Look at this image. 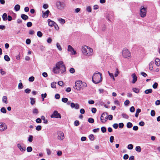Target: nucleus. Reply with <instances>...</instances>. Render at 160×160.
<instances>
[{"instance_id":"nucleus-60","label":"nucleus","mask_w":160,"mask_h":160,"mask_svg":"<svg viewBox=\"0 0 160 160\" xmlns=\"http://www.w3.org/2000/svg\"><path fill=\"white\" fill-rule=\"evenodd\" d=\"M31 91V90L29 88H27L25 89L24 90L25 92L27 93H30Z\"/></svg>"},{"instance_id":"nucleus-53","label":"nucleus","mask_w":160,"mask_h":160,"mask_svg":"<svg viewBox=\"0 0 160 160\" xmlns=\"http://www.w3.org/2000/svg\"><path fill=\"white\" fill-rule=\"evenodd\" d=\"M46 151L47 154H48V155H51V151L50 149L48 148L47 149Z\"/></svg>"},{"instance_id":"nucleus-11","label":"nucleus","mask_w":160,"mask_h":160,"mask_svg":"<svg viewBox=\"0 0 160 160\" xmlns=\"http://www.w3.org/2000/svg\"><path fill=\"white\" fill-rule=\"evenodd\" d=\"M8 128L7 125L4 122H0V132H3Z\"/></svg>"},{"instance_id":"nucleus-13","label":"nucleus","mask_w":160,"mask_h":160,"mask_svg":"<svg viewBox=\"0 0 160 160\" xmlns=\"http://www.w3.org/2000/svg\"><path fill=\"white\" fill-rule=\"evenodd\" d=\"M48 25L50 27L54 26L55 27V25H56L58 27V29H59V27L58 25L53 21L51 20L50 19H48Z\"/></svg>"},{"instance_id":"nucleus-62","label":"nucleus","mask_w":160,"mask_h":160,"mask_svg":"<svg viewBox=\"0 0 160 160\" xmlns=\"http://www.w3.org/2000/svg\"><path fill=\"white\" fill-rule=\"evenodd\" d=\"M130 103V102L128 100H126L124 102V104L125 105L127 106Z\"/></svg>"},{"instance_id":"nucleus-18","label":"nucleus","mask_w":160,"mask_h":160,"mask_svg":"<svg viewBox=\"0 0 160 160\" xmlns=\"http://www.w3.org/2000/svg\"><path fill=\"white\" fill-rule=\"evenodd\" d=\"M155 63L157 66H159L160 65V60L158 58H156Z\"/></svg>"},{"instance_id":"nucleus-1","label":"nucleus","mask_w":160,"mask_h":160,"mask_svg":"<svg viewBox=\"0 0 160 160\" xmlns=\"http://www.w3.org/2000/svg\"><path fill=\"white\" fill-rule=\"evenodd\" d=\"M53 72L55 74H63L66 71V68L62 61L58 62L52 69Z\"/></svg>"},{"instance_id":"nucleus-34","label":"nucleus","mask_w":160,"mask_h":160,"mask_svg":"<svg viewBox=\"0 0 160 160\" xmlns=\"http://www.w3.org/2000/svg\"><path fill=\"white\" fill-rule=\"evenodd\" d=\"M33 136L32 135H29L28 138V141L30 142H32L33 140Z\"/></svg>"},{"instance_id":"nucleus-10","label":"nucleus","mask_w":160,"mask_h":160,"mask_svg":"<svg viewBox=\"0 0 160 160\" xmlns=\"http://www.w3.org/2000/svg\"><path fill=\"white\" fill-rule=\"evenodd\" d=\"M67 50L68 52H70L71 55H73L77 54L76 51L75 50L72 46L70 45H68Z\"/></svg>"},{"instance_id":"nucleus-63","label":"nucleus","mask_w":160,"mask_h":160,"mask_svg":"<svg viewBox=\"0 0 160 160\" xmlns=\"http://www.w3.org/2000/svg\"><path fill=\"white\" fill-rule=\"evenodd\" d=\"M52 41V39L50 38H48L47 40V42L48 43H51Z\"/></svg>"},{"instance_id":"nucleus-61","label":"nucleus","mask_w":160,"mask_h":160,"mask_svg":"<svg viewBox=\"0 0 160 160\" xmlns=\"http://www.w3.org/2000/svg\"><path fill=\"white\" fill-rule=\"evenodd\" d=\"M43 8L45 9H47L48 8V5L47 4H44L43 5Z\"/></svg>"},{"instance_id":"nucleus-28","label":"nucleus","mask_w":160,"mask_h":160,"mask_svg":"<svg viewBox=\"0 0 160 160\" xmlns=\"http://www.w3.org/2000/svg\"><path fill=\"white\" fill-rule=\"evenodd\" d=\"M152 90L151 89H148L146 90L144 92L146 94H148L149 93H151L152 92Z\"/></svg>"},{"instance_id":"nucleus-51","label":"nucleus","mask_w":160,"mask_h":160,"mask_svg":"<svg viewBox=\"0 0 160 160\" xmlns=\"http://www.w3.org/2000/svg\"><path fill=\"white\" fill-rule=\"evenodd\" d=\"M42 129V127L40 125L37 126L36 128V129L37 130L39 131H40Z\"/></svg>"},{"instance_id":"nucleus-43","label":"nucleus","mask_w":160,"mask_h":160,"mask_svg":"<svg viewBox=\"0 0 160 160\" xmlns=\"http://www.w3.org/2000/svg\"><path fill=\"white\" fill-rule=\"evenodd\" d=\"M89 138L92 141L94 139V136L92 134H90L89 136Z\"/></svg>"},{"instance_id":"nucleus-52","label":"nucleus","mask_w":160,"mask_h":160,"mask_svg":"<svg viewBox=\"0 0 160 160\" xmlns=\"http://www.w3.org/2000/svg\"><path fill=\"white\" fill-rule=\"evenodd\" d=\"M128 149L131 150L133 148V146L132 144H129L128 146Z\"/></svg>"},{"instance_id":"nucleus-64","label":"nucleus","mask_w":160,"mask_h":160,"mask_svg":"<svg viewBox=\"0 0 160 160\" xmlns=\"http://www.w3.org/2000/svg\"><path fill=\"white\" fill-rule=\"evenodd\" d=\"M62 154V151H58L57 152V155L58 156H61Z\"/></svg>"},{"instance_id":"nucleus-33","label":"nucleus","mask_w":160,"mask_h":160,"mask_svg":"<svg viewBox=\"0 0 160 160\" xmlns=\"http://www.w3.org/2000/svg\"><path fill=\"white\" fill-rule=\"evenodd\" d=\"M4 59L7 61L8 62L10 60V58L8 56L5 55L4 56Z\"/></svg>"},{"instance_id":"nucleus-27","label":"nucleus","mask_w":160,"mask_h":160,"mask_svg":"<svg viewBox=\"0 0 160 160\" xmlns=\"http://www.w3.org/2000/svg\"><path fill=\"white\" fill-rule=\"evenodd\" d=\"M7 98L6 96H4L2 97V102L6 104L8 103V101L7 100Z\"/></svg>"},{"instance_id":"nucleus-55","label":"nucleus","mask_w":160,"mask_h":160,"mask_svg":"<svg viewBox=\"0 0 160 160\" xmlns=\"http://www.w3.org/2000/svg\"><path fill=\"white\" fill-rule=\"evenodd\" d=\"M122 116L123 118L126 119H128V116L126 114L123 113L122 114Z\"/></svg>"},{"instance_id":"nucleus-19","label":"nucleus","mask_w":160,"mask_h":160,"mask_svg":"<svg viewBox=\"0 0 160 160\" xmlns=\"http://www.w3.org/2000/svg\"><path fill=\"white\" fill-rule=\"evenodd\" d=\"M21 18L24 20H26L28 18V16L24 14H21Z\"/></svg>"},{"instance_id":"nucleus-16","label":"nucleus","mask_w":160,"mask_h":160,"mask_svg":"<svg viewBox=\"0 0 160 160\" xmlns=\"http://www.w3.org/2000/svg\"><path fill=\"white\" fill-rule=\"evenodd\" d=\"M131 76L133 78L132 82L133 83H134L137 80V77L135 73H132Z\"/></svg>"},{"instance_id":"nucleus-48","label":"nucleus","mask_w":160,"mask_h":160,"mask_svg":"<svg viewBox=\"0 0 160 160\" xmlns=\"http://www.w3.org/2000/svg\"><path fill=\"white\" fill-rule=\"evenodd\" d=\"M151 115L152 117H154L155 115V112L154 110H152L151 112Z\"/></svg>"},{"instance_id":"nucleus-29","label":"nucleus","mask_w":160,"mask_h":160,"mask_svg":"<svg viewBox=\"0 0 160 160\" xmlns=\"http://www.w3.org/2000/svg\"><path fill=\"white\" fill-rule=\"evenodd\" d=\"M56 46L57 48L59 51H61L62 50V49L61 48V46L58 43H56Z\"/></svg>"},{"instance_id":"nucleus-58","label":"nucleus","mask_w":160,"mask_h":160,"mask_svg":"<svg viewBox=\"0 0 160 160\" xmlns=\"http://www.w3.org/2000/svg\"><path fill=\"white\" fill-rule=\"evenodd\" d=\"M68 99L67 98H62V102L66 103L68 101Z\"/></svg>"},{"instance_id":"nucleus-6","label":"nucleus","mask_w":160,"mask_h":160,"mask_svg":"<svg viewBox=\"0 0 160 160\" xmlns=\"http://www.w3.org/2000/svg\"><path fill=\"white\" fill-rule=\"evenodd\" d=\"M147 12V8L143 6L141 7L139 14L141 17L142 18H144L146 15Z\"/></svg>"},{"instance_id":"nucleus-5","label":"nucleus","mask_w":160,"mask_h":160,"mask_svg":"<svg viewBox=\"0 0 160 160\" xmlns=\"http://www.w3.org/2000/svg\"><path fill=\"white\" fill-rule=\"evenodd\" d=\"M56 5L57 8L59 10H63L66 7V4L64 2L57 1Z\"/></svg>"},{"instance_id":"nucleus-24","label":"nucleus","mask_w":160,"mask_h":160,"mask_svg":"<svg viewBox=\"0 0 160 160\" xmlns=\"http://www.w3.org/2000/svg\"><path fill=\"white\" fill-rule=\"evenodd\" d=\"M20 6L19 4H17L14 7V10L16 11H18L20 9Z\"/></svg>"},{"instance_id":"nucleus-12","label":"nucleus","mask_w":160,"mask_h":160,"mask_svg":"<svg viewBox=\"0 0 160 160\" xmlns=\"http://www.w3.org/2000/svg\"><path fill=\"white\" fill-rule=\"evenodd\" d=\"M51 117L52 118H61L60 114L58 113L57 111H54L53 114L51 115Z\"/></svg>"},{"instance_id":"nucleus-14","label":"nucleus","mask_w":160,"mask_h":160,"mask_svg":"<svg viewBox=\"0 0 160 160\" xmlns=\"http://www.w3.org/2000/svg\"><path fill=\"white\" fill-rule=\"evenodd\" d=\"M17 147L21 152H24L26 150V148L23 147L20 143L18 144Z\"/></svg>"},{"instance_id":"nucleus-15","label":"nucleus","mask_w":160,"mask_h":160,"mask_svg":"<svg viewBox=\"0 0 160 160\" xmlns=\"http://www.w3.org/2000/svg\"><path fill=\"white\" fill-rule=\"evenodd\" d=\"M71 106L72 108H74L76 109H78L79 108V105L78 103H74L73 102L71 103Z\"/></svg>"},{"instance_id":"nucleus-39","label":"nucleus","mask_w":160,"mask_h":160,"mask_svg":"<svg viewBox=\"0 0 160 160\" xmlns=\"http://www.w3.org/2000/svg\"><path fill=\"white\" fill-rule=\"evenodd\" d=\"M32 149L31 147H28L27 148V151L28 152H30L32 151Z\"/></svg>"},{"instance_id":"nucleus-4","label":"nucleus","mask_w":160,"mask_h":160,"mask_svg":"<svg viewBox=\"0 0 160 160\" xmlns=\"http://www.w3.org/2000/svg\"><path fill=\"white\" fill-rule=\"evenodd\" d=\"M82 51L83 54L87 56L92 55L93 54V50L90 47L84 46L82 47Z\"/></svg>"},{"instance_id":"nucleus-50","label":"nucleus","mask_w":160,"mask_h":160,"mask_svg":"<svg viewBox=\"0 0 160 160\" xmlns=\"http://www.w3.org/2000/svg\"><path fill=\"white\" fill-rule=\"evenodd\" d=\"M36 122L37 123H39L41 122L42 121L41 118H38L36 119Z\"/></svg>"},{"instance_id":"nucleus-45","label":"nucleus","mask_w":160,"mask_h":160,"mask_svg":"<svg viewBox=\"0 0 160 160\" xmlns=\"http://www.w3.org/2000/svg\"><path fill=\"white\" fill-rule=\"evenodd\" d=\"M86 10L88 12H91L92 11L91 8L90 6H88L86 8Z\"/></svg>"},{"instance_id":"nucleus-41","label":"nucleus","mask_w":160,"mask_h":160,"mask_svg":"<svg viewBox=\"0 0 160 160\" xmlns=\"http://www.w3.org/2000/svg\"><path fill=\"white\" fill-rule=\"evenodd\" d=\"M56 82H52L51 84V87L52 88H56Z\"/></svg>"},{"instance_id":"nucleus-32","label":"nucleus","mask_w":160,"mask_h":160,"mask_svg":"<svg viewBox=\"0 0 160 160\" xmlns=\"http://www.w3.org/2000/svg\"><path fill=\"white\" fill-rule=\"evenodd\" d=\"M132 126V124L130 122H128L127 124V127L128 128H131Z\"/></svg>"},{"instance_id":"nucleus-17","label":"nucleus","mask_w":160,"mask_h":160,"mask_svg":"<svg viewBox=\"0 0 160 160\" xmlns=\"http://www.w3.org/2000/svg\"><path fill=\"white\" fill-rule=\"evenodd\" d=\"M50 12L48 10H47L45 12H42V17L43 18H45L47 17L48 16V14Z\"/></svg>"},{"instance_id":"nucleus-30","label":"nucleus","mask_w":160,"mask_h":160,"mask_svg":"<svg viewBox=\"0 0 160 160\" xmlns=\"http://www.w3.org/2000/svg\"><path fill=\"white\" fill-rule=\"evenodd\" d=\"M30 103L32 105H34L35 102V99L33 98H30Z\"/></svg>"},{"instance_id":"nucleus-25","label":"nucleus","mask_w":160,"mask_h":160,"mask_svg":"<svg viewBox=\"0 0 160 160\" xmlns=\"http://www.w3.org/2000/svg\"><path fill=\"white\" fill-rule=\"evenodd\" d=\"M108 74L109 76L111 78H112L113 81H114L115 80V79L114 78V75H113V74L112 73L110 72L109 71H108Z\"/></svg>"},{"instance_id":"nucleus-22","label":"nucleus","mask_w":160,"mask_h":160,"mask_svg":"<svg viewBox=\"0 0 160 160\" xmlns=\"http://www.w3.org/2000/svg\"><path fill=\"white\" fill-rule=\"evenodd\" d=\"M132 90L134 92L136 93H138L140 92L139 89L137 88H133Z\"/></svg>"},{"instance_id":"nucleus-49","label":"nucleus","mask_w":160,"mask_h":160,"mask_svg":"<svg viewBox=\"0 0 160 160\" xmlns=\"http://www.w3.org/2000/svg\"><path fill=\"white\" fill-rule=\"evenodd\" d=\"M101 130L103 133L105 132L106 131V128L104 127H102L101 128Z\"/></svg>"},{"instance_id":"nucleus-3","label":"nucleus","mask_w":160,"mask_h":160,"mask_svg":"<svg viewBox=\"0 0 160 160\" xmlns=\"http://www.w3.org/2000/svg\"><path fill=\"white\" fill-rule=\"evenodd\" d=\"M75 84V86H74L73 88L75 89L78 91H80L87 86L86 82L80 80L76 81Z\"/></svg>"},{"instance_id":"nucleus-47","label":"nucleus","mask_w":160,"mask_h":160,"mask_svg":"<svg viewBox=\"0 0 160 160\" xmlns=\"http://www.w3.org/2000/svg\"><path fill=\"white\" fill-rule=\"evenodd\" d=\"M74 125L76 126H78L79 125V122L78 121L76 120L74 122Z\"/></svg>"},{"instance_id":"nucleus-56","label":"nucleus","mask_w":160,"mask_h":160,"mask_svg":"<svg viewBox=\"0 0 160 160\" xmlns=\"http://www.w3.org/2000/svg\"><path fill=\"white\" fill-rule=\"evenodd\" d=\"M0 73L2 75H4L6 74V72L5 71H3L2 69H0Z\"/></svg>"},{"instance_id":"nucleus-42","label":"nucleus","mask_w":160,"mask_h":160,"mask_svg":"<svg viewBox=\"0 0 160 160\" xmlns=\"http://www.w3.org/2000/svg\"><path fill=\"white\" fill-rule=\"evenodd\" d=\"M136 150L138 152H140L141 151V148L140 146H137L135 148Z\"/></svg>"},{"instance_id":"nucleus-36","label":"nucleus","mask_w":160,"mask_h":160,"mask_svg":"<svg viewBox=\"0 0 160 160\" xmlns=\"http://www.w3.org/2000/svg\"><path fill=\"white\" fill-rule=\"evenodd\" d=\"M119 73V72L118 69L117 68L116 69L115 73L114 74V76L115 77H117Z\"/></svg>"},{"instance_id":"nucleus-7","label":"nucleus","mask_w":160,"mask_h":160,"mask_svg":"<svg viewBox=\"0 0 160 160\" xmlns=\"http://www.w3.org/2000/svg\"><path fill=\"white\" fill-rule=\"evenodd\" d=\"M122 55L124 58H128L131 56L130 52L126 48H124L122 51Z\"/></svg>"},{"instance_id":"nucleus-59","label":"nucleus","mask_w":160,"mask_h":160,"mask_svg":"<svg viewBox=\"0 0 160 160\" xmlns=\"http://www.w3.org/2000/svg\"><path fill=\"white\" fill-rule=\"evenodd\" d=\"M130 111L132 112H134L135 111V108L133 106L131 107L130 109Z\"/></svg>"},{"instance_id":"nucleus-8","label":"nucleus","mask_w":160,"mask_h":160,"mask_svg":"<svg viewBox=\"0 0 160 160\" xmlns=\"http://www.w3.org/2000/svg\"><path fill=\"white\" fill-rule=\"evenodd\" d=\"M101 122L103 123H105L108 120V114L107 113H103L101 117Z\"/></svg>"},{"instance_id":"nucleus-26","label":"nucleus","mask_w":160,"mask_h":160,"mask_svg":"<svg viewBox=\"0 0 160 160\" xmlns=\"http://www.w3.org/2000/svg\"><path fill=\"white\" fill-rule=\"evenodd\" d=\"M2 18L3 21H6L7 19V15L6 13H4L2 16Z\"/></svg>"},{"instance_id":"nucleus-35","label":"nucleus","mask_w":160,"mask_h":160,"mask_svg":"<svg viewBox=\"0 0 160 160\" xmlns=\"http://www.w3.org/2000/svg\"><path fill=\"white\" fill-rule=\"evenodd\" d=\"M0 111L1 112L3 113H5L7 112L6 109L4 107H2Z\"/></svg>"},{"instance_id":"nucleus-23","label":"nucleus","mask_w":160,"mask_h":160,"mask_svg":"<svg viewBox=\"0 0 160 160\" xmlns=\"http://www.w3.org/2000/svg\"><path fill=\"white\" fill-rule=\"evenodd\" d=\"M58 21L60 23L62 24H64L65 22V20L62 18H58Z\"/></svg>"},{"instance_id":"nucleus-44","label":"nucleus","mask_w":160,"mask_h":160,"mask_svg":"<svg viewBox=\"0 0 160 160\" xmlns=\"http://www.w3.org/2000/svg\"><path fill=\"white\" fill-rule=\"evenodd\" d=\"M34 80V77L33 76H32L29 78L28 80L30 82H32Z\"/></svg>"},{"instance_id":"nucleus-31","label":"nucleus","mask_w":160,"mask_h":160,"mask_svg":"<svg viewBox=\"0 0 160 160\" xmlns=\"http://www.w3.org/2000/svg\"><path fill=\"white\" fill-rule=\"evenodd\" d=\"M47 96V94L46 93L44 94H41L42 99V101H44V98H46Z\"/></svg>"},{"instance_id":"nucleus-40","label":"nucleus","mask_w":160,"mask_h":160,"mask_svg":"<svg viewBox=\"0 0 160 160\" xmlns=\"http://www.w3.org/2000/svg\"><path fill=\"white\" fill-rule=\"evenodd\" d=\"M23 86L22 82H19L18 84V88L19 89H22L23 88Z\"/></svg>"},{"instance_id":"nucleus-46","label":"nucleus","mask_w":160,"mask_h":160,"mask_svg":"<svg viewBox=\"0 0 160 160\" xmlns=\"http://www.w3.org/2000/svg\"><path fill=\"white\" fill-rule=\"evenodd\" d=\"M88 121L90 123H92L94 122V120L92 118H89L88 119Z\"/></svg>"},{"instance_id":"nucleus-20","label":"nucleus","mask_w":160,"mask_h":160,"mask_svg":"<svg viewBox=\"0 0 160 160\" xmlns=\"http://www.w3.org/2000/svg\"><path fill=\"white\" fill-rule=\"evenodd\" d=\"M153 62H151L149 64V68L150 70L152 71L153 70Z\"/></svg>"},{"instance_id":"nucleus-2","label":"nucleus","mask_w":160,"mask_h":160,"mask_svg":"<svg viewBox=\"0 0 160 160\" xmlns=\"http://www.w3.org/2000/svg\"><path fill=\"white\" fill-rule=\"evenodd\" d=\"M102 74L98 72H95L92 77V81L95 84H97L102 81Z\"/></svg>"},{"instance_id":"nucleus-9","label":"nucleus","mask_w":160,"mask_h":160,"mask_svg":"<svg viewBox=\"0 0 160 160\" xmlns=\"http://www.w3.org/2000/svg\"><path fill=\"white\" fill-rule=\"evenodd\" d=\"M57 139L59 140H63L65 138L64 133L61 131L57 132Z\"/></svg>"},{"instance_id":"nucleus-57","label":"nucleus","mask_w":160,"mask_h":160,"mask_svg":"<svg viewBox=\"0 0 160 160\" xmlns=\"http://www.w3.org/2000/svg\"><path fill=\"white\" fill-rule=\"evenodd\" d=\"M69 72L71 73H73L75 72V70L74 68H72L70 69Z\"/></svg>"},{"instance_id":"nucleus-37","label":"nucleus","mask_w":160,"mask_h":160,"mask_svg":"<svg viewBox=\"0 0 160 160\" xmlns=\"http://www.w3.org/2000/svg\"><path fill=\"white\" fill-rule=\"evenodd\" d=\"M32 113L33 114H37L38 113V109L36 108H34L32 110Z\"/></svg>"},{"instance_id":"nucleus-38","label":"nucleus","mask_w":160,"mask_h":160,"mask_svg":"<svg viewBox=\"0 0 160 160\" xmlns=\"http://www.w3.org/2000/svg\"><path fill=\"white\" fill-rule=\"evenodd\" d=\"M37 35L38 37L41 38L42 36V33L41 31H39L37 32Z\"/></svg>"},{"instance_id":"nucleus-21","label":"nucleus","mask_w":160,"mask_h":160,"mask_svg":"<svg viewBox=\"0 0 160 160\" xmlns=\"http://www.w3.org/2000/svg\"><path fill=\"white\" fill-rule=\"evenodd\" d=\"M141 112V109L138 108L136 110V112L135 114V116L136 118H138V116L139 113Z\"/></svg>"},{"instance_id":"nucleus-54","label":"nucleus","mask_w":160,"mask_h":160,"mask_svg":"<svg viewBox=\"0 0 160 160\" xmlns=\"http://www.w3.org/2000/svg\"><path fill=\"white\" fill-rule=\"evenodd\" d=\"M158 86V83L157 82H155L153 85L152 87L154 89L156 88Z\"/></svg>"}]
</instances>
